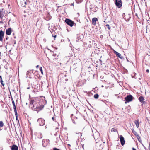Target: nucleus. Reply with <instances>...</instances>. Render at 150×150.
<instances>
[{
  "label": "nucleus",
  "mask_w": 150,
  "mask_h": 150,
  "mask_svg": "<svg viewBox=\"0 0 150 150\" xmlns=\"http://www.w3.org/2000/svg\"><path fill=\"white\" fill-rule=\"evenodd\" d=\"M139 99L140 102L141 103H145V102L144 101V98L143 97L141 96L139 98Z\"/></svg>",
  "instance_id": "12"
},
{
  "label": "nucleus",
  "mask_w": 150,
  "mask_h": 150,
  "mask_svg": "<svg viewBox=\"0 0 150 150\" xmlns=\"http://www.w3.org/2000/svg\"><path fill=\"white\" fill-rule=\"evenodd\" d=\"M39 65H37L36 66V67L37 68H38V67H39Z\"/></svg>",
  "instance_id": "38"
},
{
  "label": "nucleus",
  "mask_w": 150,
  "mask_h": 150,
  "mask_svg": "<svg viewBox=\"0 0 150 150\" xmlns=\"http://www.w3.org/2000/svg\"><path fill=\"white\" fill-rule=\"evenodd\" d=\"M132 150H136V149L134 148H132Z\"/></svg>",
  "instance_id": "35"
},
{
  "label": "nucleus",
  "mask_w": 150,
  "mask_h": 150,
  "mask_svg": "<svg viewBox=\"0 0 150 150\" xmlns=\"http://www.w3.org/2000/svg\"><path fill=\"white\" fill-rule=\"evenodd\" d=\"M132 131L133 133L135 135H136V134H137V132L135 131H134V130H132Z\"/></svg>",
  "instance_id": "20"
},
{
  "label": "nucleus",
  "mask_w": 150,
  "mask_h": 150,
  "mask_svg": "<svg viewBox=\"0 0 150 150\" xmlns=\"http://www.w3.org/2000/svg\"><path fill=\"white\" fill-rule=\"evenodd\" d=\"M111 131L112 132H115L117 131V130L115 128H112L111 129Z\"/></svg>",
  "instance_id": "19"
},
{
  "label": "nucleus",
  "mask_w": 150,
  "mask_h": 150,
  "mask_svg": "<svg viewBox=\"0 0 150 150\" xmlns=\"http://www.w3.org/2000/svg\"><path fill=\"white\" fill-rule=\"evenodd\" d=\"M74 121H73V122L74 123H75V122H74Z\"/></svg>",
  "instance_id": "42"
},
{
  "label": "nucleus",
  "mask_w": 150,
  "mask_h": 150,
  "mask_svg": "<svg viewBox=\"0 0 150 150\" xmlns=\"http://www.w3.org/2000/svg\"><path fill=\"white\" fill-rule=\"evenodd\" d=\"M11 150H18V147L17 146L15 145H13L11 147Z\"/></svg>",
  "instance_id": "11"
},
{
  "label": "nucleus",
  "mask_w": 150,
  "mask_h": 150,
  "mask_svg": "<svg viewBox=\"0 0 150 150\" xmlns=\"http://www.w3.org/2000/svg\"><path fill=\"white\" fill-rule=\"evenodd\" d=\"M127 61L129 62V61L128 59H127Z\"/></svg>",
  "instance_id": "44"
},
{
  "label": "nucleus",
  "mask_w": 150,
  "mask_h": 150,
  "mask_svg": "<svg viewBox=\"0 0 150 150\" xmlns=\"http://www.w3.org/2000/svg\"><path fill=\"white\" fill-rule=\"evenodd\" d=\"M13 105V109H14V112H17L15 105V104Z\"/></svg>",
  "instance_id": "18"
},
{
  "label": "nucleus",
  "mask_w": 150,
  "mask_h": 150,
  "mask_svg": "<svg viewBox=\"0 0 150 150\" xmlns=\"http://www.w3.org/2000/svg\"><path fill=\"white\" fill-rule=\"evenodd\" d=\"M38 122L39 123V125L40 126H42L45 124V121L44 120L41 118H39L38 119Z\"/></svg>",
  "instance_id": "6"
},
{
  "label": "nucleus",
  "mask_w": 150,
  "mask_h": 150,
  "mask_svg": "<svg viewBox=\"0 0 150 150\" xmlns=\"http://www.w3.org/2000/svg\"><path fill=\"white\" fill-rule=\"evenodd\" d=\"M134 123L135 124H136L137 127V128H138L139 127V120H135L134 121Z\"/></svg>",
  "instance_id": "13"
},
{
  "label": "nucleus",
  "mask_w": 150,
  "mask_h": 150,
  "mask_svg": "<svg viewBox=\"0 0 150 150\" xmlns=\"http://www.w3.org/2000/svg\"><path fill=\"white\" fill-rule=\"evenodd\" d=\"M135 136H136L137 138V137H140L138 134H136V135Z\"/></svg>",
  "instance_id": "28"
},
{
  "label": "nucleus",
  "mask_w": 150,
  "mask_h": 150,
  "mask_svg": "<svg viewBox=\"0 0 150 150\" xmlns=\"http://www.w3.org/2000/svg\"><path fill=\"white\" fill-rule=\"evenodd\" d=\"M15 112V115L16 117V119L17 120H18V121H19V120H18V114H17V112Z\"/></svg>",
  "instance_id": "16"
},
{
  "label": "nucleus",
  "mask_w": 150,
  "mask_h": 150,
  "mask_svg": "<svg viewBox=\"0 0 150 150\" xmlns=\"http://www.w3.org/2000/svg\"><path fill=\"white\" fill-rule=\"evenodd\" d=\"M0 82L1 84V85L3 86H4V84L3 83V81H2V79H1V80H0Z\"/></svg>",
  "instance_id": "21"
},
{
  "label": "nucleus",
  "mask_w": 150,
  "mask_h": 150,
  "mask_svg": "<svg viewBox=\"0 0 150 150\" xmlns=\"http://www.w3.org/2000/svg\"><path fill=\"white\" fill-rule=\"evenodd\" d=\"M42 144L43 146L44 147H46L49 143V140L47 139H44L42 141Z\"/></svg>",
  "instance_id": "5"
},
{
  "label": "nucleus",
  "mask_w": 150,
  "mask_h": 150,
  "mask_svg": "<svg viewBox=\"0 0 150 150\" xmlns=\"http://www.w3.org/2000/svg\"><path fill=\"white\" fill-rule=\"evenodd\" d=\"M120 139L121 144L123 146L125 144L124 138L122 135L120 136Z\"/></svg>",
  "instance_id": "7"
},
{
  "label": "nucleus",
  "mask_w": 150,
  "mask_h": 150,
  "mask_svg": "<svg viewBox=\"0 0 150 150\" xmlns=\"http://www.w3.org/2000/svg\"><path fill=\"white\" fill-rule=\"evenodd\" d=\"M114 53L117 56L119 57H120V56L121 55L119 53H118L116 51H115Z\"/></svg>",
  "instance_id": "14"
},
{
  "label": "nucleus",
  "mask_w": 150,
  "mask_h": 150,
  "mask_svg": "<svg viewBox=\"0 0 150 150\" xmlns=\"http://www.w3.org/2000/svg\"><path fill=\"white\" fill-rule=\"evenodd\" d=\"M27 88L28 89H30V87H27Z\"/></svg>",
  "instance_id": "32"
},
{
  "label": "nucleus",
  "mask_w": 150,
  "mask_h": 150,
  "mask_svg": "<svg viewBox=\"0 0 150 150\" xmlns=\"http://www.w3.org/2000/svg\"><path fill=\"white\" fill-rule=\"evenodd\" d=\"M106 26L107 27L109 30H110V26L109 25L107 24L106 25Z\"/></svg>",
  "instance_id": "24"
},
{
  "label": "nucleus",
  "mask_w": 150,
  "mask_h": 150,
  "mask_svg": "<svg viewBox=\"0 0 150 150\" xmlns=\"http://www.w3.org/2000/svg\"><path fill=\"white\" fill-rule=\"evenodd\" d=\"M11 32V28H9L6 30V34L8 35H10Z\"/></svg>",
  "instance_id": "9"
},
{
  "label": "nucleus",
  "mask_w": 150,
  "mask_h": 150,
  "mask_svg": "<svg viewBox=\"0 0 150 150\" xmlns=\"http://www.w3.org/2000/svg\"><path fill=\"white\" fill-rule=\"evenodd\" d=\"M4 35V33L2 31H0V41H2L3 40V37Z\"/></svg>",
  "instance_id": "8"
},
{
  "label": "nucleus",
  "mask_w": 150,
  "mask_h": 150,
  "mask_svg": "<svg viewBox=\"0 0 150 150\" xmlns=\"http://www.w3.org/2000/svg\"><path fill=\"white\" fill-rule=\"evenodd\" d=\"M115 4L118 8H120L122 5V2L121 0H115Z\"/></svg>",
  "instance_id": "4"
},
{
  "label": "nucleus",
  "mask_w": 150,
  "mask_h": 150,
  "mask_svg": "<svg viewBox=\"0 0 150 150\" xmlns=\"http://www.w3.org/2000/svg\"><path fill=\"white\" fill-rule=\"evenodd\" d=\"M146 71L147 73H149V69H147L146 70Z\"/></svg>",
  "instance_id": "30"
},
{
  "label": "nucleus",
  "mask_w": 150,
  "mask_h": 150,
  "mask_svg": "<svg viewBox=\"0 0 150 150\" xmlns=\"http://www.w3.org/2000/svg\"><path fill=\"white\" fill-rule=\"evenodd\" d=\"M75 118H76V119H77V117H75Z\"/></svg>",
  "instance_id": "41"
},
{
  "label": "nucleus",
  "mask_w": 150,
  "mask_h": 150,
  "mask_svg": "<svg viewBox=\"0 0 150 150\" xmlns=\"http://www.w3.org/2000/svg\"><path fill=\"white\" fill-rule=\"evenodd\" d=\"M99 97V95L98 94H95L94 96V98L96 99H97Z\"/></svg>",
  "instance_id": "17"
},
{
  "label": "nucleus",
  "mask_w": 150,
  "mask_h": 150,
  "mask_svg": "<svg viewBox=\"0 0 150 150\" xmlns=\"http://www.w3.org/2000/svg\"><path fill=\"white\" fill-rule=\"evenodd\" d=\"M77 14H79V13H77Z\"/></svg>",
  "instance_id": "43"
},
{
  "label": "nucleus",
  "mask_w": 150,
  "mask_h": 150,
  "mask_svg": "<svg viewBox=\"0 0 150 150\" xmlns=\"http://www.w3.org/2000/svg\"><path fill=\"white\" fill-rule=\"evenodd\" d=\"M137 139L139 142L141 141L140 137H137Z\"/></svg>",
  "instance_id": "25"
},
{
  "label": "nucleus",
  "mask_w": 150,
  "mask_h": 150,
  "mask_svg": "<svg viewBox=\"0 0 150 150\" xmlns=\"http://www.w3.org/2000/svg\"><path fill=\"white\" fill-rule=\"evenodd\" d=\"M84 144H81L82 147L83 148V149H84Z\"/></svg>",
  "instance_id": "27"
},
{
  "label": "nucleus",
  "mask_w": 150,
  "mask_h": 150,
  "mask_svg": "<svg viewBox=\"0 0 150 150\" xmlns=\"http://www.w3.org/2000/svg\"><path fill=\"white\" fill-rule=\"evenodd\" d=\"M0 80H1V79H2V77H1V76H0Z\"/></svg>",
  "instance_id": "34"
},
{
  "label": "nucleus",
  "mask_w": 150,
  "mask_h": 150,
  "mask_svg": "<svg viewBox=\"0 0 150 150\" xmlns=\"http://www.w3.org/2000/svg\"><path fill=\"white\" fill-rule=\"evenodd\" d=\"M29 71H27V73H26V74H27V75H28V74H29Z\"/></svg>",
  "instance_id": "31"
},
{
  "label": "nucleus",
  "mask_w": 150,
  "mask_h": 150,
  "mask_svg": "<svg viewBox=\"0 0 150 150\" xmlns=\"http://www.w3.org/2000/svg\"><path fill=\"white\" fill-rule=\"evenodd\" d=\"M119 58H121V59H122L123 58V57H121V56H120V57H119Z\"/></svg>",
  "instance_id": "37"
},
{
  "label": "nucleus",
  "mask_w": 150,
  "mask_h": 150,
  "mask_svg": "<svg viewBox=\"0 0 150 150\" xmlns=\"http://www.w3.org/2000/svg\"><path fill=\"white\" fill-rule=\"evenodd\" d=\"M56 117H53L52 118V119L53 120V121L56 122V120L55 119Z\"/></svg>",
  "instance_id": "22"
},
{
  "label": "nucleus",
  "mask_w": 150,
  "mask_h": 150,
  "mask_svg": "<svg viewBox=\"0 0 150 150\" xmlns=\"http://www.w3.org/2000/svg\"><path fill=\"white\" fill-rule=\"evenodd\" d=\"M40 138H42V134H40Z\"/></svg>",
  "instance_id": "26"
},
{
  "label": "nucleus",
  "mask_w": 150,
  "mask_h": 150,
  "mask_svg": "<svg viewBox=\"0 0 150 150\" xmlns=\"http://www.w3.org/2000/svg\"><path fill=\"white\" fill-rule=\"evenodd\" d=\"M25 4H26V2H25Z\"/></svg>",
  "instance_id": "39"
},
{
  "label": "nucleus",
  "mask_w": 150,
  "mask_h": 150,
  "mask_svg": "<svg viewBox=\"0 0 150 150\" xmlns=\"http://www.w3.org/2000/svg\"><path fill=\"white\" fill-rule=\"evenodd\" d=\"M73 115V114H71V118L72 119V116Z\"/></svg>",
  "instance_id": "36"
},
{
  "label": "nucleus",
  "mask_w": 150,
  "mask_h": 150,
  "mask_svg": "<svg viewBox=\"0 0 150 150\" xmlns=\"http://www.w3.org/2000/svg\"><path fill=\"white\" fill-rule=\"evenodd\" d=\"M52 37H54L55 38L56 37V35H55L54 36L53 35H52Z\"/></svg>",
  "instance_id": "33"
},
{
  "label": "nucleus",
  "mask_w": 150,
  "mask_h": 150,
  "mask_svg": "<svg viewBox=\"0 0 150 150\" xmlns=\"http://www.w3.org/2000/svg\"><path fill=\"white\" fill-rule=\"evenodd\" d=\"M4 124L3 121H0V128H1L4 126Z\"/></svg>",
  "instance_id": "15"
},
{
  "label": "nucleus",
  "mask_w": 150,
  "mask_h": 150,
  "mask_svg": "<svg viewBox=\"0 0 150 150\" xmlns=\"http://www.w3.org/2000/svg\"><path fill=\"white\" fill-rule=\"evenodd\" d=\"M8 37L7 38H6V39L7 40L8 39Z\"/></svg>",
  "instance_id": "40"
},
{
  "label": "nucleus",
  "mask_w": 150,
  "mask_h": 150,
  "mask_svg": "<svg viewBox=\"0 0 150 150\" xmlns=\"http://www.w3.org/2000/svg\"><path fill=\"white\" fill-rule=\"evenodd\" d=\"M65 22L66 24L71 27L74 25L75 26L76 25V23L74 21L69 19H66L65 20Z\"/></svg>",
  "instance_id": "2"
},
{
  "label": "nucleus",
  "mask_w": 150,
  "mask_h": 150,
  "mask_svg": "<svg viewBox=\"0 0 150 150\" xmlns=\"http://www.w3.org/2000/svg\"><path fill=\"white\" fill-rule=\"evenodd\" d=\"M40 70L41 73L43 74L42 68L41 67L40 68Z\"/></svg>",
  "instance_id": "23"
},
{
  "label": "nucleus",
  "mask_w": 150,
  "mask_h": 150,
  "mask_svg": "<svg viewBox=\"0 0 150 150\" xmlns=\"http://www.w3.org/2000/svg\"><path fill=\"white\" fill-rule=\"evenodd\" d=\"M98 21V19L96 18H93L92 19V24L93 25H95L96 24V21Z\"/></svg>",
  "instance_id": "10"
},
{
  "label": "nucleus",
  "mask_w": 150,
  "mask_h": 150,
  "mask_svg": "<svg viewBox=\"0 0 150 150\" xmlns=\"http://www.w3.org/2000/svg\"><path fill=\"white\" fill-rule=\"evenodd\" d=\"M12 103L13 105L15 104V102H14V101L13 100L12 101Z\"/></svg>",
  "instance_id": "29"
},
{
  "label": "nucleus",
  "mask_w": 150,
  "mask_h": 150,
  "mask_svg": "<svg viewBox=\"0 0 150 150\" xmlns=\"http://www.w3.org/2000/svg\"><path fill=\"white\" fill-rule=\"evenodd\" d=\"M46 103L45 100H44L37 97L31 100L30 101V105H33L34 110L38 112L42 110L43 108L44 105H45Z\"/></svg>",
  "instance_id": "1"
},
{
  "label": "nucleus",
  "mask_w": 150,
  "mask_h": 150,
  "mask_svg": "<svg viewBox=\"0 0 150 150\" xmlns=\"http://www.w3.org/2000/svg\"><path fill=\"white\" fill-rule=\"evenodd\" d=\"M133 96L131 95H127L125 98V100L126 102L125 103H126L127 102H129L132 100Z\"/></svg>",
  "instance_id": "3"
}]
</instances>
